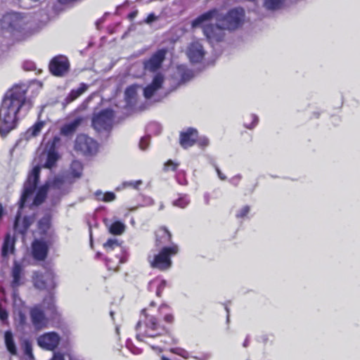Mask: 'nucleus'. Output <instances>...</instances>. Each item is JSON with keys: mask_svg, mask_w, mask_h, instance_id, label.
<instances>
[{"mask_svg": "<svg viewBox=\"0 0 360 360\" xmlns=\"http://www.w3.org/2000/svg\"><path fill=\"white\" fill-rule=\"evenodd\" d=\"M190 203L187 195H181L179 198L173 201V205L180 208H185Z\"/></svg>", "mask_w": 360, "mask_h": 360, "instance_id": "obj_32", "label": "nucleus"}, {"mask_svg": "<svg viewBox=\"0 0 360 360\" xmlns=\"http://www.w3.org/2000/svg\"><path fill=\"white\" fill-rule=\"evenodd\" d=\"M217 173H218V174H219V178H220L221 179H223V180H224V179H226V177H225V176H222V174H221V172H220V171H219V169H217Z\"/></svg>", "mask_w": 360, "mask_h": 360, "instance_id": "obj_53", "label": "nucleus"}, {"mask_svg": "<svg viewBox=\"0 0 360 360\" xmlns=\"http://www.w3.org/2000/svg\"><path fill=\"white\" fill-rule=\"evenodd\" d=\"M76 165H78V166H79V167H80V163H79V162H77V161H75V162H72V168L74 166H76Z\"/></svg>", "mask_w": 360, "mask_h": 360, "instance_id": "obj_55", "label": "nucleus"}, {"mask_svg": "<svg viewBox=\"0 0 360 360\" xmlns=\"http://www.w3.org/2000/svg\"><path fill=\"white\" fill-rule=\"evenodd\" d=\"M49 246L41 240L35 239L32 243V255L34 259L44 261L48 256Z\"/></svg>", "mask_w": 360, "mask_h": 360, "instance_id": "obj_17", "label": "nucleus"}, {"mask_svg": "<svg viewBox=\"0 0 360 360\" xmlns=\"http://www.w3.org/2000/svg\"><path fill=\"white\" fill-rule=\"evenodd\" d=\"M245 10L241 7L230 9L226 14L220 13L217 8L209 10L198 16L192 21L193 28L200 27L205 22L215 18L217 22L229 31H234L240 27L245 21Z\"/></svg>", "mask_w": 360, "mask_h": 360, "instance_id": "obj_3", "label": "nucleus"}, {"mask_svg": "<svg viewBox=\"0 0 360 360\" xmlns=\"http://www.w3.org/2000/svg\"><path fill=\"white\" fill-rule=\"evenodd\" d=\"M149 144V139L147 137H143L139 142V147L142 150H146Z\"/></svg>", "mask_w": 360, "mask_h": 360, "instance_id": "obj_46", "label": "nucleus"}, {"mask_svg": "<svg viewBox=\"0 0 360 360\" xmlns=\"http://www.w3.org/2000/svg\"><path fill=\"white\" fill-rule=\"evenodd\" d=\"M5 338V345L7 348V350L12 355L17 354V349L13 340V334L10 330H7L5 332L4 335Z\"/></svg>", "mask_w": 360, "mask_h": 360, "instance_id": "obj_26", "label": "nucleus"}, {"mask_svg": "<svg viewBox=\"0 0 360 360\" xmlns=\"http://www.w3.org/2000/svg\"><path fill=\"white\" fill-rule=\"evenodd\" d=\"M94 195L97 200L105 202H112L116 198L115 194L111 191L103 193L101 191L98 190L94 193Z\"/></svg>", "mask_w": 360, "mask_h": 360, "instance_id": "obj_28", "label": "nucleus"}, {"mask_svg": "<svg viewBox=\"0 0 360 360\" xmlns=\"http://www.w3.org/2000/svg\"><path fill=\"white\" fill-rule=\"evenodd\" d=\"M157 19H158V17L155 15V13H151L147 16V18L145 19L144 22L146 24H150L151 22L156 20Z\"/></svg>", "mask_w": 360, "mask_h": 360, "instance_id": "obj_47", "label": "nucleus"}, {"mask_svg": "<svg viewBox=\"0 0 360 360\" xmlns=\"http://www.w3.org/2000/svg\"><path fill=\"white\" fill-rule=\"evenodd\" d=\"M125 96L127 98H134L136 95V88L135 86L131 85L125 89Z\"/></svg>", "mask_w": 360, "mask_h": 360, "instance_id": "obj_42", "label": "nucleus"}, {"mask_svg": "<svg viewBox=\"0 0 360 360\" xmlns=\"http://www.w3.org/2000/svg\"><path fill=\"white\" fill-rule=\"evenodd\" d=\"M50 228V221L47 218H42L38 221V229L42 233H46Z\"/></svg>", "mask_w": 360, "mask_h": 360, "instance_id": "obj_37", "label": "nucleus"}, {"mask_svg": "<svg viewBox=\"0 0 360 360\" xmlns=\"http://www.w3.org/2000/svg\"><path fill=\"white\" fill-rule=\"evenodd\" d=\"M44 125V121L39 120L37 122L27 130V136L30 138L37 136L40 134Z\"/></svg>", "mask_w": 360, "mask_h": 360, "instance_id": "obj_27", "label": "nucleus"}, {"mask_svg": "<svg viewBox=\"0 0 360 360\" xmlns=\"http://www.w3.org/2000/svg\"><path fill=\"white\" fill-rule=\"evenodd\" d=\"M179 165V162H174L172 160H168L164 164L163 170L165 172H167L169 171L175 172L177 170Z\"/></svg>", "mask_w": 360, "mask_h": 360, "instance_id": "obj_36", "label": "nucleus"}, {"mask_svg": "<svg viewBox=\"0 0 360 360\" xmlns=\"http://www.w3.org/2000/svg\"><path fill=\"white\" fill-rule=\"evenodd\" d=\"M200 26H202L203 34L209 41L219 42L224 39L226 29L219 23H209L205 25L202 24Z\"/></svg>", "mask_w": 360, "mask_h": 360, "instance_id": "obj_11", "label": "nucleus"}, {"mask_svg": "<svg viewBox=\"0 0 360 360\" xmlns=\"http://www.w3.org/2000/svg\"><path fill=\"white\" fill-rule=\"evenodd\" d=\"M60 141V138L56 136L48 143L49 150L47 152L46 160L44 165L45 168L51 169L56 165L58 160L60 156L58 153L56 151V147Z\"/></svg>", "mask_w": 360, "mask_h": 360, "instance_id": "obj_14", "label": "nucleus"}, {"mask_svg": "<svg viewBox=\"0 0 360 360\" xmlns=\"http://www.w3.org/2000/svg\"><path fill=\"white\" fill-rule=\"evenodd\" d=\"M15 238H12L10 233H7L5 236L2 250L1 255L3 257H7L10 253L14 251Z\"/></svg>", "mask_w": 360, "mask_h": 360, "instance_id": "obj_24", "label": "nucleus"}, {"mask_svg": "<svg viewBox=\"0 0 360 360\" xmlns=\"http://www.w3.org/2000/svg\"><path fill=\"white\" fill-rule=\"evenodd\" d=\"M40 172L41 167L37 165L29 172L23 184V190L19 201L20 209H22L25 207L27 200L35 192L39 181Z\"/></svg>", "mask_w": 360, "mask_h": 360, "instance_id": "obj_6", "label": "nucleus"}, {"mask_svg": "<svg viewBox=\"0 0 360 360\" xmlns=\"http://www.w3.org/2000/svg\"><path fill=\"white\" fill-rule=\"evenodd\" d=\"M171 352H173V353H174V354H176L181 355V356H182V355H183V354H182V353L186 352L184 350L181 349H178V348H176V349H171Z\"/></svg>", "mask_w": 360, "mask_h": 360, "instance_id": "obj_50", "label": "nucleus"}, {"mask_svg": "<svg viewBox=\"0 0 360 360\" xmlns=\"http://www.w3.org/2000/svg\"><path fill=\"white\" fill-rule=\"evenodd\" d=\"M126 262V258L123 255H116L114 258L107 257L105 259V265L108 270L117 271L120 269V264Z\"/></svg>", "mask_w": 360, "mask_h": 360, "instance_id": "obj_23", "label": "nucleus"}, {"mask_svg": "<svg viewBox=\"0 0 360 360\" xmlns=\"http://www.w3.org/2000/svg\"><path fill=\"white\" fill-rule=\"evenodd\" d=\"M114 117L115 113L112 109H103L94 114L91 120L92 127L96 131L109 130L112 128Z\"/></svg>", "mask_w": 360, "mask_h": 360, "instance_id": "obj_8", "label": "nucleus"}, {"mask_svg": "<svg viewBox=\"0 0 360 360\" xmlns=\"http://www.w3.org/2000/svg\"><path fill=\"white\" fill-rule=\"evenodd\" d=\"M142 184V181L141 180L138 181H126L123 183V186L124 187H131L133 188L137 189L139 186Z\"/></svg>", "mask_w": 360, "mask_h": 360, "instance_id": "obj_45", "label": "nucleus"}, {"mask_svg": "<svg viewBox=\"0 0 360 360\" xmlns=\"http://www.w3.org/2000/svg\"><path fill=\"white\" fill-rule=\"evenodd\" d=\"M32 222L33 220L31 217L25 216L22 218L21 212L18 211L15 215L13 224L15 233L25 237Z\"/></svg>", "mask_w": 360, "mask_h": 360, "instance_id": "obj_15", "label": "nucleus"}, {"mask_svg": "<svg viewBox=\"0 0 360 360\" xmlns=\"http://www.w3.org/2000/svg\"><path fill=\"white\" fill-rule=\"evenodd\" d=\"M247 118L250 121V122H244V126L248 129H252L255 127L258 123V117L253 114L249 115Z\"/></svg>", "mask_w": 360, "mask_h": 360, "instance_id": "obj_39", "label": "nucleus"}, {"mask_svg": "<svg viewBox=\"0 0 360 360\" xmlns=\"http://www.w3.org/2000/svg\"><path fill=\"white\" fill-rule=\"evenodd\" d=\"M283 1L284 0H265L264 4L267 8L276 10L281 6Z\"/></svg>", "mask_w": 360, "mask_h": 360, "instance_id": "obj_35", "label": "nucleus"}, {"mask_svg": "<svg viewBox=\"0 0 360 360\" xmlns=\"http://www.w3.org/2000/svg\"><path fill=\"white\" fill-rule=\"evenodd\" d=\"M49 70L55 77H63L69 72L70 62L65 56H54L49 62Z\"/></svg>", "mask_w": 360, "mask_h": 360, "instance_id": "obj_9", "label": "nucleus"}, {"mask_svg": "<svg viewBox=\"0 0 360 360\" xmlns=\"http://www.w3.org/2000/svg\"><path fill=\"white\" fill-rule=\"evenodd\" d=\"M155 243L157 247L168 246V244L172 243V235L166 226H160L155 231Z\"/></svg>", "mask_w": 360, "mask_h": 360, "instance_id": "obj_18", "label": "nucleus"}, {"mask_svg": "<svg viewBox=\"0 0 360 360\" xmlns=\"http://www.w3.org/2000/svg\"><path fill=\"white\" fill-rule=\"evenodd\" d=\"M137 14V12L136 11H134V12H131L128 15V18L130 19V20H133L136 15Z\"/></svg>", "mask_w": 360, "mask_h": 360, "instance_id": "obj_51", "label": "nucleus"}, {"mask_svg": "<svg viewBox=\"0 0 360 360\" xmlns=\"http://www.w3.org/2000/svg\"><path fill=\"white\" fill-rule=\"evenodd\" d=\"M179 252V245L172 243L169 246L162 247L157 254L148 255L147 262L152 269L166 271L172 266V258Z\"/></svg>", "mask_w": 360, "mask_h": 360, "instance_id": "obj_5", "label": "nucleus"}, {"mask_svg": "<svg viewBox=\"0 0 360 360\" xmlns=\"http://www.w3.org/2000/svg\"><path fill=\"white\" fill-rule=\"evenodd\" d=\"M81 118H76L72 122L64 124L60 129V134L65 136L72 135L81 124Z\"/></svg>", "mask_w": 360, "mask_h": 360, "instance_id": "obj_22", "label": "nucleus"}, {"mask_svg": "<svg viewBox=\"0 0 360 360\" xmlns=\"http://www.w3.org/2000/svg\"><path fill=\"white\" fill-rule=\"evenodd\" d=\"M47 196V188L46 186H41L37 191L34 198L32 204L38 206L42 204Z\"/></svg>", "mask_w": 360, "mask_h": 360, "instance_id": "obj_29", "label": "nucleus"}, {"mask_svg": "<svg viewBox=\"0 0 360 360\" xmlns=\"http://www.w3.org/2000/svg\"><path fill=\"white\" fill-rule=\"evenodd\" d=\"M249 344V340L248 338H246L243 342V347H246L248 346Z\"/></svg>", "mask_w": 360, "mask_h": 360, "instance_id": "obj_54", "label": "nucleus"}, {"mask_svg": "<svg viewBox=\"0 0 360 360\" xmlns=\"http://www.w3.org/2000/svg\"><path fill=\"white\" fill-rule=\"evenodd\" d=\"M156 307V302L151 301L148 307L141 309L135 326L137 340L143 342L145 338H155L169 333L170 327L176 321L174 313L169 304L162 303L157 309L158 317L154 314Z\"/></svg>", "mask_w": 360, "mask_h": 360, "instance_id": "obj_1", "label": "nucleus"}, {"mask_svg": "<svg viewBox=\"0 0 360 360\" xmlns=\"http://www.w3.org/2000/svg\"><path fill=\"white\" fill-rule=\"evenodd\" d=\"M42 304L44 307L47 309L49 310L52 314H54L56 311V306L54 304V299L53 297L51 295H49L48 297H46L42 302Z\"/></svg>", "mask_w": 360, "mask_h": 360, "instance_id": "obj_31", "label": "nucleus"}, {"mask_svg": "<svg viewBox=\"0 0 360 360\" xmlns=\"http://www.w3.org/2000/svg\"><path fill=\"white\" fill-rule=\"evenodd\" d=\"M98 148V143L87 135L78 134L75 141L74 149L84 155H93Z\"/></svg>", "mask_w": 360, "mask_h": 360, "instance_id": "obj_7", "label": "nucleus"}, {"mask_svg": "<svg viewBox=\"0 0 360 360\" xmlns=\"http://www.w3.org/2000/svg\"><path fill=\"white\" fill-rule=\"evenodd\" d=\"M156 89H155L150 84L147 85L143 89V96L146 98H150L157 91Z\"/></svg>", "mask_w": 360, "mask_h": 360, "instance_id": "obj_41", "label": "nucleus"}, {"mask_svg": "<svg viewBox=\"0 0 360 360\" xmlns=\"http://www.w3.org/2000/svg\"><path fill=\"white\" fill-rule=\"evenodd\" d=\"M161 359H162V360H170L169 358H167V356H162L161 357Z\"/></svg>", "mask_w": 360, "mask_h": 360, "instance_id": "obj_56", "label": "nucleus"}, {"mask_svg": "<svg viewBox=\"0 0 360 360\" xmlns=\"http://www.w3.org/2000/svg\"><path fill=\"white\" fill-rule=\"evenodd\" d=\"M0 25L14 37L22 40L29 37L30 32L27 29L26 18L21 13L17 12H8L5 13L1 20Z\"/></svg>", "mask_w": 360, "mask_h": 360, "instance_id": "obj_4", "label": "nucleus"}, {"mask_svg": "<svg viewBox=\"0 0 360 360\" xmlns=\"http://www.w3.org/2000/svg\"><path fill=\"white\" fill-rule=\"evenodd\" d=\"M250 207L248 205H245L236 214V217L238 219H242L246 217L250 212Z\"/></svg>", "mask_w": 360, "mask_h": 360, "instance_id": "obj_43", "label": "nucleus"}, {"mask_svg": "<svg viewBox=\"0 0 360 360\" xmlns=\"http://www.w3.org/2000/svg\"><path fill=\"white\" fill-rule=\"evenodd\" d=\"M195 143H197L200 148L203 149L208 146L210 141L207 137L203 136L198 138Z\"/></svg>", "mask_w": 360, "mask_h": 360, "instance_id": "obj_44", "label": "nucleus"}, {"mask_svg": "<svg viewBox=\"0 0 360 360\" xmlns=\"http://www.w3.org/2000/svg\"><path fill=\"white\" fill-rule=\"evenodd\" d=\"M164 82L163 76L161 74H157L153 77L152 82L150 84L156 89V90H158L160 89L162 86Z\"/></svg>", "mask_w": 360, "mask_h": 360, "instance_id": "obj_38", "label": "nucleus"}, {"mask_svg": "<svg viewBox=\"0 0 360 360\" xmlns=\"http://www.w3.org/2000/svg\"><path fill=\"white\" fill-rule=\"evenodd\" d=\"M54 278V274L51 271H46L45 274L36 271L33 274L32 282L37 289L49 290L56 286Z\"/></svg>", "mask_w": 360, "mask_h": 360, "instance_id": "obj_10", "label": "nucleus"}, {"mask_svg": "<svg viewBox=\"0 0 360 360\" xmlns=\"http://www.w3.org/2000/svg\"><path fill=\"white\" fill-rule=\"evenodd\" d=\"M167 285V283L165 280L155 278L149 282L148 288L149 291L155 292L158 297H161Z\"/></svg>", "mask_w": 360, "mask_h": 360, "instance_id": "obj_21", "label": "nucleus"}, {"mask_svg": "<svg viewBox=\"0 0 360 360\" xmlns=\"http://www.w3.org/2000/svg\"><path fill=\"white\" fill-rule=\"evenodd\" d=\"M20 271L19 269L15 268L13 271V281H12V286L16 287L20 285Z\"/></svg>", "mask_w": 360, "mask_h": 360, "instance_id": "obj_40", "label": "nucleus"}, {"mask_svg": "<svg viewBox=\"0 0 360 360\" xmlns=\"http://www.w3.org/2000/svg\"><path fill=\"white\" fill-rule=\"evenodd\" d=\"M27 87L25 84L13 86L4 96L0 105V136L6 138L17 128L19 114L26 108L30 109L31 104L27 100Z\"/></svg>", "mask_w": 360, "mask_h": 360, "instance_id": "obj_2", "label": "nucleus"}, {"mask_svg": "<svg viewBox=\"0 0 360 360\" xmlns=\"http://www.w3.org/2000/svg\"><path fill=\"white\" fill-rule=\"evenodd\" d=\"M167 54V50L165 49H158L148 59L143 62L145 70L150 72H155L158 70L162 65Z\"/></svg>", "mask_w": 360, "mask_h": 360, "instance_id": "obj_12", "label": "nucleus"}, {"mask_svg": "<svg viewBox=\"0 0 360 360\" xmlns=\"http://www.w3.org/2000/svg\"><path fill=\"white\" fill-rule=\"evenodd\" d=\"M50 360H65L64 355L62 353H55Z\"/></svg>", "mask_w": 360, "mask_h": 360, "instance_id": "obj_49", "label": "nucleus"}, {"mask_svg": "<svg viewBox=\"0 0 360 360\" xmlns=\"http://www.w3.org/2000/svg\"><path fill=\"white\" fill-rule=\"evenodd\" d=\"M25 355H26L30 359H34V355L32 353V345L28 340H25L22 344Z\"/></svg>", "mask_w": 360, "mask_h": 360, "instance_id": "obj_34", "label": "nucleus"}, {"mask_svg": "<svg viewBox=\"0 0 360 360\" xmlns=\"http://www.w3.org/2000/svg\"><path fill=\"white\" fill-rule=\"evenodd\" d=\"M187 53L191 61L193 63L200 62L205 56L203 46L198 41H193L190 44Z\"/></svg>", "mask_w": 360, "mask_h": 360, "instance_id": "obj_19", "label": "nucleus"}, {"mask_svg": "<svg viewBox=\"0 0 360 360\" xmlns=\"http://www.w3.org/2000/svg\"><path fill=\"white\" fill-rule=\"evenodd\" d=\"M3 214H4V208H3L2 204L0 203V219H1Z\"/></svg>", "mask_w": 360, "mask_h": 360, "instance_id": "obj_52", "label": "nucleus"}, {"mask_svg": "<svg viewBox=\"0 0 360 360\" xmlns=\"http://www.w3.org/2000/svg\"><path fill=\"white\" fill-rule=\"evenodd\" d=\"M30 317L35 328H42L46 326L47 319L44 311L39 306H35L31 309Z\"/></svg>", "mask_w": 360, "mask_h": 360, "instance_id": "obj_20", "label": "nucleus"}, {"mask_svg": "<svg viewBox=\"0 0 360 360\" xmlns=\"http://www.w3.org/2000/svg\"><path fill=\"white\" fill-rule=\"evenodd\" d=\"M88 87L89 86L86 84L81 83L77 89H74L70 91L65 99V102L70 103L74 101L82 95L88 89Z\"/></svg>", "mask_w": 360, "mask_h": 360, "instance_id": "obj_25", "label": "nucleus"}, {"mask_svg": "<svg viewBox=\"0 0 360 360\" xmlns=\"http://www.w3.org/2000/svg\"><path fill=\"white\" fill-rule=\"evenodd\" d=\"M120 245L119 243L118 240L115 238H109L104 244L103 248L106 252H110L112 251L117 247H119Z\"/></svg>", "mask_w": 360, "mask_h": 360, "instance_id": "obj_33", "label": "nucleus"}, {"mask_svg": "<svg viewBox=\"0 0 360 360\" xmlns=\"http://www.w3.org/2000/svg\"><path fill=\"white\" fill-rule=\"evenodd\" d=\"M124 224L120 221H114L109 228L110 232L114 235H121L124 231Z\"/></svg>", "mask_w": 360, "mask_h": 360, "instance_id": "obj_30", "label": "nucleus"}, {"mask_svg": "<svg viewBox=\"0 0 360 360\" xmlns=\"http://www.w3.org/2000/svg\"><path fill=\"white\" fill-rule=\"evenodd\" d=\"M8 319V313L6 310L0 307V319L2 321H6Z\"/></svg>", "mask_w": 360, "mask_h": 360, "instance_id": "obj_48", "label": "nucleus"}, {"mask_svg": "<svg viewBox=\"0 0 360 360\" xmlns=\"http://www.w3.org/2000/svg\"><path fill=\"white\" fill-rule=\"evenodd\" d=\"M198 138V130L194 128L189 127L186 131L180 133L179 144L183 148L187 149L195 145Z\"/></svg>", "mask_w": 360, "mask_h": 360, "instance_id": "obj_16", "label": "nucleus"}, {"mask_svg": "<svg viewBox=\"0 0 360 360\" xmlns=\"http://www.w3.org/2000/svg\"><path fill=\"white\" fill-rule=\"evenodd\" d=\"M60 338L56 332L46 333L37 339L39 346L49 351H53L58 347Z\"/></svg>", "mask_w": 360, "mask_h": 360, "instance_id": "obj_13", "label": "nucleus"}]
</instances>
